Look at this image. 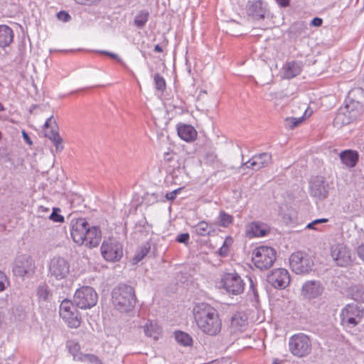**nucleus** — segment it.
I'll use <instances>...</instances> for the list:
<instances>
[{
	"label": "nucleus",
	"mask_w": 364,
	"mask_h": 364,
	"mask_svg": "<svg viewBox=\"0 0 364 364\" xmlns=\"http://www.w3.org/2000/svg\"><path fill=\"white\" fill-rule=\"evenodd\" d=\"M193 316L198 329L210 336L218 335L222 328V321L218 310L210 304L200 302L193 308Z\"/></svg>",
	"instance_id": "f257e3e1"
},
{
	"label": "nucleus",
	"mask_w": 364,
	"mask_h": 364,
	"mask_svg": "<svg viewBox=\"0 0 364 364\" xmlns=\"http://www.w3.org/2000/svg\"><path fill=\"white\" fill-rule=\"evenodd\" d=\"M70 234L73 241L88 248L97 247L102 240V232L97 226H90L83 218L72 222Z\"/></svg>",
	"instance_id": "f03ea898"
},
{
	"label": "nucleus",
	"mask_w": 364,
	"mask_h": 364,
	"mask_svg": "<svg viewBox=\"0 0 364 364\" xmlns=\"http://www.w3.org/2000/svg\"><path fill=\"white\" fill-rule=\"evenodd\" d=\"M112 300L114 306L119 311H130L136 303L134 289L125 284L114 288L112 293Z\"/></svg>",
	"instance_id": "7ed1b4c3"
},
{
	"label": "nucleus",
	"mask_w": 364,
	"mask_h": 364,
	"mask_svg": "<svg viewBox=\"0 0 364 364\" xmlns=\"http://www.w3.org/2000/svg\"><path fill=\"white\" fill-rule=\"evenodd\" d=\"M252 260L257 268L267 269L276 260V252L270 247H258L252 252Z\"/></svg>",
	"instance_id": "20e7f679"
},
{
	"label": "nucleus",
	"mask_w": 364,
	"mask_h": 364,
	"mask_svg": "<svg viewBox=\"0 0 364 364\" xmlns=\"http://www.w3.org/2000/svg\"><path fill=\"white\" fill-rule=\"evenodd\" d=\"M289 350L296 357L302 358L306 356L311 351L310 338L301 333L293 335L289 338Z\"/></svg>",
	"instance_id": "39448f33"
},
{
	"label": "nucleus",
	"mask_w": 364,
	"mask_h": 364,
	"mask_svg": "<svg viewBox=\"0 0 364 364\" xmlns=\"http://www.w3.org/2000/svg\"><path fill=\"white\" fill-rule=\"evenodd\" d=\"M364 316V309L356 304H347L341 311V323L353 328L360 323Z\"/></svg>",
	"instance_id": "423d86ee"
},
{
	"label": "nucleus",
	"mask_w": 364,
	"mask_h": 364,
	"mask_svg": "<svg viewBox=\"0 0 364 364\" xmlns=\"http://www.w3.org/2000/svg\"><path fill=\"white\" fill-rule=\"evenodd\" d=\"M98 296L95 290L88 286L77 289L75 293L73 301L76 306L82 309H91L97 302Z\"/></svg>",
	"instance_id": "0eeeda50"
},
{
	"label": "nucleus",
	"mask_w": 364,
	"mask_h": 364,
	"mask_svg": "<svg viewBox=\"0 0 364 364\" xmlns=\"http://www.w3.org/2000/svg\"><path fill=\"white\" fill-rule=\"evenodd\" d=\"M344 107L357 119L364 110V90L360 88L350 90Z\"/></svg>",
	"instance_id": "6e6552de"
},
{
	"label": "nucleus",
	"mask_w": 364,
	"mask_h": 364,
	"mask_svg": "<svg viewBox=\"0 0 364 364\" xmlns=\"http://www.w3.org/2000/svg\"><path fill=\"white\" fill-rule=\"evenodd\" d=\"M70 273V264L63 257H54L48 263V276L50 279L61 280Z\"/></svg>",
	"instance_id": "1a4fd4ad"
},
{
	"label": "nucleus",
	"mask_w": 364,
	"mask_h": 364,
	"mask_svg": "<svg viewBox=\"0 0 364 364\" xmlns=\"http://www.w3.org/2000/svg\"><path fill=\"white\" fill-rule=\"evenodd\" d=\"M36 265L33 259L27 255H21L15 259L12 271L15 276L31 277L35 272Z\"/></svg>",
	"instance_id": "9d476101"
},
{
	"label": "nucleus",
	"mask_w": 364,
	"mask_h": 364,
	"mask_svg": "<svg viewBox=\"0 0 364 364\" xmlns=\"http://www.w3.org/2000/svg\"><path fill=\"white\" fill-rule=\"evenodd\" d=\"M101 254L108 262L119 261L123 256L122 245L113 238L105 240L101 245Z\"/></svg>",
	"instance_id": "9b49d317"
},
{
	"label": "nucleus",
	"mask_w": 364,
	"mask_h": 364,
	"mask_svg": "<svg viewBox=\"0 0 364 364\" xmlns=\"http://www.w3.org/2000/svg\"><path fill=\"white\" fill-rule=\"evenodd\" d=\"M59 314L69 327L76 328L80 326L81 319L79 312L70 300L65 299L61 302Z\"/></svg>",
	"instance_id": "f8f14e48"
},
{
	"label": "nucleus",
	"mask_w": 364,
	"mask_h": 364,
	"mask_svg": "<svg viewBox=\"0 0 364 364\" xmlns=\"http://www.w3.org/2000/svg\"><path fill=\"white\" fill-rule=\"evenodd\" d=\"M289 264L292 271L297 274L309 273L314 265L311 257L301 252L293 253L289 258Z\"/></svg>",
	"instance_id": "ddd939ff"
},
{
	"label": "nucleus",
	"mask_w": 364,
	"mask_h": 364,
	"mask_svg": "<svg viewBox=\"0 0 364 364\" xmlns=\"http://www.w3.org/2000/svg\"><path fill=\"white\" fill-rule=\"evenodd\" d=\"M223 287L230 294L238 295L243 292L245 283L236 272L226 273L222 277Z\"/></svg>",
	"instance_id": "4468645a"
},
{
	"label": "nucleus",
	"mask_w": 364,
	"mask_h": 364,
	"mask_svg": "<svg viewBox=\"0 0 364 364\" xmlns=\"http://www.w3.org/2000/svg\"><path fill=\"white\" fill-rule=\"evenodd\" d=\"M331 256L336 263L341 267H346L352 261L350 250L343 244H334L331 247Z\"/></svg>",
	"instance_id": "2eb2a0df"
},
{
	"label": "nucleus",
	"mask_w": 364,
	"mask_h": 364,
	"mask_svg": "<svg viewBox=\"0 0 364 364\" xmlns=\"http://www.w3.org/2000/svg\"><path fill=\"white\" fill-rule=\"evenodd\" d=\"M267 282L275 289H284L290 283L289 273L284 268L275 269L267 276Z\"/></svg>",
	"instance_id": "dca6fc26"
},
{
	"label": "nucleus",
	"mask_w": 364,
	"mask_h": 364,
	"mask_svg": "<svg viewBox=\"0 0 364 364\" xmlns=\"http://www.w3.org/2000/svg\"><path fill=\"white\" fill-rule=\"evenodd\" d=\"M57 125L53 117L47 119L44 124V134L55 145L57 151H61L63 149V139L55 129Z\"/></svg>",
	"instance_id": "f3484780"
},
{
	"label": "nucleus",
	"mask_w": 364,
	"mask_h": 364,
	"mask_svg": "<svg viewBox=\"0 0 364 364\" xmlns=\"http://www.w3.org/2000/svg\"><path fill=\"white\" fill-rule=\"evenodd\" d=\"M329 184L321 176L315 177L310 182V194L318 200L326 198L329 193Z\"/></svg>",
	"instance_id": "a211bd4d"
},
{
	"label": "nucleus",
	"mask_w": 364,
	"mask_h": 364,
	"mask_svg": "<svg viewBox=\"0 0 364 364\" xmlns=\"http://www.w3.org/2000/svg\"><path fill=\"white\" fill-rule=\"evenodd\" d=\"M272 163V155L269 153H261L254 155L249 161L242 164L241 167L246 166L254 171H258L269 166Z\"/></svg>",
	"instance_id": "6ab92c4d"
},
{
	"label": "nucleus",
	"mask_w": 364,
	"mask_h": 364,
	"mask_svg": "<svg viewBox=\"0 0 364 364\" xmlns=\"http://www.w3.org/2000/svg\"><path fill=\"white\" fill-rule=\"evenodd\" d=\"M302 294L307 299H314L321 296L323 287L319 282L308 281L302 286Z\"/></svg>",
	"instance_id": "aec40b11"
},
{
	"label": "nucleus",
	"mask_w": 364,
	"mask_h": 364,
	"mask_svg": "<svg viewBox=\"0 0 364 364\" xmlns=\"http://www.w3.org/2000/svg\"><path fill=\"white\" fill-rule=\"evenodd\" d=\"M269 230L264 223L259 222L251 223L246 230V234L249 237H263L265 236Z\"/></svg>",
	"instance_id": "412c9836"
},
{
	"label": "nucleus",
	"mask_w": 364,
	"mask_h": 364,
	"mask_svg": "<svg viewBox=\"0 0 364 364\" xmlns=\"http://www.w3.org/2000/svg\"><path fill=\"white\" fill-rule=\"evenodd\" d=\"M354 120L355 119L348 113V109H346L345 107H343L339 109L334 118L333 126L336 128H341L343 126L349 124Z\"/></svg>",
	"instance_id": "4be33fe9"
},
{
	"label": "nucleus",
	"mask_w": 364,
	"mask_h": 364,
	"mask_svg": "<svg viewBox=\"0 0 364 364\" xmlns=\"http://www.w3.org/2000/svg\"><path fill=\"white\" fill-rule=\"evenodd\" d=\"M247 14L256 20L263 19L265 15V9L262 6V1H249Z\"/></svg>",
	"instance_id": "5701e85b"
},
{
	"label": "nucleus",
	"mask_w": 364,
	"mask_h": 364,
	"mask_svg": "<svg viewBox=\"0 0 364 364\" xmlns=\"http://www.w3.org/2000/svg\"><path fill=\"white\" fill-rule=\"evenodd\" d=\"M302 70V63L299 61H291L283 67V77L287 79L299 75Z\"/></svg>",
	"instance_id": "b1692460"
},
{
	"label": "nucleus",
	"mask_w": 364,
	"mask_h": 364,
	"mask_svg": "<svg viewBox=\"0 0 364 364\" xmlns=\"http://www.w3.org/2000/svg\"><path fill=\"white\" fill-rule=\"evenodd\" d=\"M247 326V318L243 313L237 312L232 316L230 327L233 331H242Z\"/></svg>",
	"instance_id": "393cba45"
},
{
	"label": "nucleus",
	"mask_w": 364,
	"mask_h": 364,
	"mask_svg": "<svg viewBox=\"0 0 364 364\" xmlns=\"http://www.w3.org/2000/svg\"><path fill=\"white\" fill-rule=\"evenodd\" d=\"M177 132L178 136L186 141H192L197 136L196 129L191 125H179L177 128Z\"/></svg>",
	"instance_id": "a878e982"
},
{
	"label": "nucleus",
	"mask_w": 364,
	"mask_h": 364,
	"mask_svg": "<svg viewBox=\"0 0 364 364\" xmlns=\"http://www.w3.org/2000/svg\"><path fill=\"white\" fill-rule=\"evenodd\" d=\"M14 40V32L12 29L6 25L0 26V47L9 46Z\"/></svg>",
	"instance_id": "bb28decb"
},
{
	"label": "nucleus",
	"mask_w": 364,
	"mask_h": 364,
	"mask_svg": "<svg viewBox=\"0 0 364 364\" xmlns=\"http://www.w3.org/2000/svg\"><path fill=\"white\" fill-rule=\"evenodd\" d=\"M340 158L343 164L349 168L354 167L358 161V154L356 151L346 150L340 154Z\"/></svg>",
	"instance_id": "cd10ccee"
},
{
	"label": "nucleus",
	"mask_w": 364,
	"mask_h": 364,
	"mask_svg": "<svg viewBox=\"0 0 364 364\" xmlns=\"http://www.w3.org/2000/svg\"><path fill=\"white\" fill-rule=\"evenodd\" d=\"M308 108L305 105L302 106L303 114L299 117H289L284 119V127L287 129H294L295 127L301 124L306 117Z\"/></svg>",
	"instance_id": "c85d7f7f"
},
{
	"label": "nucleus",
	"mask_w": 364,
	"mask_h": 364,
	"mask_svg": "<svg viewBox=\"0 0 364 364\" xmlns=\"http://www.w3.org/2000/svg\"><path fill=\"white\" fill-rule=\"evenodd\" d=\"M150 14L146 9L140 10L136 15L134 20V25L139 28H143L149 21Z\"/></svg>",
	"instance_id": "c756f323"
},
{
	"label": "nucleus",
	"mask_w": 364,
	"mask_h": 364,
	"mask_svg": "<svg viewBox=\"0 0 364 364\" xmlns=\"http://www.w3.org/2000/svg\"><path fill=\"white\" fill-rule=\"evenodd\" d=\"M144 331L147 336L151 337L154 339H157L158 336L160 333L159 326L152 321H148L144 327Z\"/></svg>",
	"instance_id": "7c9ffc66"
},
{
	"label": "nucleus",
	"mask_w": 364,
	"mask_h": 364,
	"mask_svg": "<svg viewBox=\"0 0 364 364\" xmlns=\"http://www.w3.org/2000/svg\"><path fill=\"white\" fill-rule=\"evenodd\" d=\"M175 339L179 344L184 346H190L193 343L191 336L183 331H176Z\"/></svg>",
	"instance_id": "2f4dec72"
},
{
	"label": "nucleus",
	"mask_w": 364,
	"mask_h": 364,
	"mask_svg": "<svg viewBox=\"0 0 364 364\" xmlns=\"http://www.w3.org/2000/svg\"><path fill=\"white\" fill-rule=\"evenodd\" d=\"M67 347L70 353L73 355L74 360H80V358L83 356L84 354L80 352V348L77 343L73 341H69L67 342Z\"/></svg>",
	"instance_id": "473e14b6"
},
{
	"label": "nucleus",
	"mask_w": 364,
	"mask_h": 364,
	"mask_svg": "<svg viewBox=\"0 0 364 364\" xmlns=\"http://www.w3.org/2000/svg\"><path fill=\"white\" fill-rule=\"evenodd\" d=\"M150 251V245L149 243L144 244L141 245L139 250L136 252V254L134 255V257L133 258V260L135 263H137L142 260L145 256L147 255V254Z\"/></svg>",
	"instance_id": "72a5a7b5"
},
{
	"label": "nucleus",
	"mask_w": 364,
	"mask_h": 364,
	"mask_svg": "<svg viewBox=\"0 0 364 364\" xmlns=\"http://www.w3.org/2000/svg\"><path fill=\"white\" fill-rule=\"evenodd\" d=\"M218 220L219 223V225L221 227L227 228L233 222V217L225 213L223 210H221L219 213V215L218 217Z\"/></svg>",
	"instance_id": "f704fd0d"
},
{
	"label": "nucleus",
	"mask_w": 364,
	"mask_h": 364,
	"mask_svg": "<svg viewBox=\"0 0 364 364\" xmlns=\"http://www.w3.org/2000/svg\"><path fill=\"white\" fill-rule=\"evenodd\" d=\"M195 232L200 236H205L210 235V227L205 221L199 222L195 227Z\"/></svg>",
	"instance_id": "c9c22d12"
},
{
	"label": "nucleus",
	"mask_w": 364,
	"mask_h": 364,
	"mask_svg": "<svg viewBox=\"0 0 364 364\" xmlns=\"http://www.w3.org/2000/svg\"><path fill=\"white\" fill-rule=\"evenodd\" d=\"M282 216L286 224H291L295 222L296 213L293 209H289L287 212H282Z\"/></svg>",
	"instance_id": "e433bc0d"
},
{
	"label": "nucleus",
	"mask_w": 364,
	"mask_h": 364,
	"mask_svg": "<svg viewBox=\"0 0 364 364\" xmlns=\"http://www.w3.org/2000/svg\"><path fill=\"white\" fill-rule=\"evenodd\" d=\"M80 360L87 364H102L97 356L92 354H84L80 358Z\"/></svg>",
	"instance_id": "4c0bfd02"
},
{
	"label": "nucleus",
	"mask_w": 364,
	"mask_h": 364,
	"mask_svg": "<svg viewBox=\"0 0 364 364\" xmlns=\"http://www.w3.org/2000/svg\"><path fill=\"white\" fill-rule=\"evenodd\" d=\"M154 80L155 87L158 90L161 91V92H164V90L166 89V82H165L164 78L162 76H161L159 73H156L154 75Z\"/></svg>",
	"instance_id": "58836bf2"
},
{
	"label": "nucleus",
	"mask_w": 364,
	"mask_h": 364,
	"mask_svg": "<svg viewBox=\"0 0 364 364\" xmlns=\"http://www.w3.org/2000/svg\"><path fill=\"white\" fill-rule=\"evenodd\" d=\"M37 294L40 299L46 301L50 295L49 290L46 286H41L37 289Z\"/></svg>",
	"instance_id": "ea45409f"
},
{
	"label": "nucleus",
	"mask_w": 364,
	"mask_h": 364,
	"mask_svg": "<svg viewBox=\"0 0 364 364\" xmlns=\"http://www.w3.org/2000/svg\"><path fill=\"white\" fill-rule=\"evenodd\" d=\"M60 210L58 208H54L53 209V212L50 215V219L56 223H63L64 222V217L59 214Z\"/></svg>",
	"instance_id": "a19ab883"
},
{
	"label": "nucleus",
	"mask_w": 364,
	"mask_h": 364,
	"mask_svg": "<svg viewBox=\"0 0 364 364\" xmlns=\"http://www.w3.org/2000/svg\"><path fill=\"white\" fill-rule=\"evenodd\" d=\"M354 300L364 303V287H359L353 294Z\"/></svg>",
	"instance_id": "79ce46f5"
},
{
	"label": "nucleus",
	"mask_w": 364,
	"mask_h": 364,
	"mask_svg": "<svg viewBox=\"0 0 364 364\" xmlns=\"http://www.w3.org/2000/svg\"><path fill=\"white\" fill-rule=\"evenodd\" d=\"M328 221V219L327 218H321V219H316L312 221L311 223L306 225V229H311V230H318L317 228H316V225L321 223H327Z\"/></svg>",
	"instance_id": "37998d69"
},
{
	"label": "nucleus",
	"mask_w": 364,
	"mask_h": 364,
	"mask_svg": "<svg viewBox=\"0 0 364 364\" xmlns=\"http://www.w3.org/2000/svg\"><path fill=\"white\" fill-rule=\"evenodd\" d=\"M9 282L6 274L0 271V291H4L9 285Z\"/></svg>",
	"instance_id": "c03bdc74"
},
{
	"label": "nucleus",
	"mask_w": 364,
	"mask_h": 364,
	"mask_svg": "<svg viewBox=\"0 0 364 364\" xmlns=\"http://www.w3.org/2000/svg\"><path fill=\"white\" fill-rule=\"evenodd\" d=\"M57 18L63 21L68 22L70 20L71 17L69 14L65 11H60L57 14Z\"/></svg>",
	"instance_id": "a18cd8bd"
},
{
	"label": "nucleus",
	"mask_w": 364,
	"mask_h": 364,
	"mask_svg": "<svg viewBox=\"0 0 364 364\" xmlns=\"http://www.w3.org/2000/svg\"><path fill=\"white\" fill-rule=\"evenodd\" d=\"M189 237H190L188 233H181L177 236L176 241L179 243L187 244Z\"/></svg>",
	"instance_id": "49530a36"
},
{
	"label": "nucleus",
	"mask_w": 364,
	"mask_h": 364,
	"mask_svg": "<svg viewBox=\"0 0 364 364\" xmlns=\"http://www.w3.org/2000/svg\"><path fill=\"white\" fill-rule=\"evenodd\" d=\"M181 189H182L181 188H177L171 192L167 193L166 194V199L168 200H174L176 198L177 194L180 193Z\"/></svg>",
	"instance_id": "de8ad7c7"
},
{
	"label": "nucleus",
	"mask_w": 364,
	"mask_h": 364,
	"mask_svg": "<svg viewBox=\"0 0 364 364\" xmlns=\"http://www.w3.org/2000/svg\"><path fill=\"white\" fill-rule=\"evenodd\" d=\"M100 0H75V1L78 4L91 6L97 4Z\"/></svg>",
	"instance_id": "09e8293b"
},
{
	"label": "nucleus",
	"mask_w": 364,
	"mask_h": 364,
	"mask_svg": "<svg viewBox=\"0 0 364 364\" xmlns=\"http://www.w3.org/2000/svg\"><path fill=\"white\" fill-rule=\"evenodd\" d=\"M98 53L103 54V55H108L119 62L121 61V59L119 58V56L114 53H111V52L106 51V50H99Z\"/></svg>",
	"instance_id": "8fccbe9b"
},
{
	"label": "nucleus",
	"mask_w": 364,
	"mask_h": 364,
	"mask_svg": "<svg viewBox=\"0 0 364 364\" xmlns=\"http://www.w3.org/2000/svg\"><path fill=\"white\" fill-rule=\"evenodd\" d=\"M98 53L103 54V55H108L119 62L121 61V59L119 58V56L114 53H111V52L106 51V50H99Z\"/></svg>",
	"instance_id": "3c124183"
},
{
	"label": "nucleus",
	"mask_w": 364,
	"mask_h": 364,
	"mask_svg": "<svg viewBox=\"0 0 364 364\" xmlns=\"http://www.w3.org/2000/svg\"><path fill=\"white\" fill-rule=\"evenodd\" d=\"M248 279H249V282H250V290L252 291V294H254L255 298L257 299L258 298V294L255 289V284L254 283V281L252 279V277H250Z\"/></svg>",
	"instance_id": "603ef678"
},
{
	"label": "nucleus",
	"mask_w": 364,
	"mask_h": 364,
	"mask_svg": "<svg viewBox=\"0 0 364 364\" xmlns=\"http://www.w3.org/2000/svg\"><path fill=\"white\" fill-rule=\"evenodd\" d=\"M357 253L360 259L364 262V245H361L358 247Z\"/></svg>",
	"instance_id": "864d4df0"
},
{
	"label": "nucleus",
	"mask_w": 364,
	"mask_h": 364,
	"mask_svg": "<svg viewBox=\"0 0 364 364\" xmlns=\"http://www.w3.org/2000/svg\"><path fill=\"white\" fill-rule=\"evenodd\" d=\"M228 251H229V248L228 247H221L219 250H218V254L222 256V257H225L228 255Z\"/></svg>",
	"instance_id": "5fc2aeb1"
},
{
	"label": "nucleus",
	"mask_w": 364,
	"mask_h": 364,
	"mask_svg": "<svg viewBox=\"0 0 364 364\" xmlns=\"http://www.w3.org/2000/svg\"><path fill=\"white\" fill-rule=\"evenodd\" d=\"M322 19L318 17L313 18V20L311 21V24L315 26H320L322 24Z\"/></svg>",
	"instance_id": "6e6d98bb"
},
{
	"label": "nucleus",
	"mask_w": 364,
	"mask_h": 364,
	"mask_svg": "<svg viewBox=\"0 0 364 364\" xmlns=\"http://www.w3.org/2000/svg\"><path fill=\"white\" fill-rule=\"evenodd\" d=\"M232 243V239L230 237H228L223 242V247L229 248Z\"/></svg>",
	"instance_id": "4d7b16f0"
},
{
	"label": "nucleus",
	"mask_w": 364,
	"mask_h": 364,
	"mask_svg": "<svg viewBox=\"0 0 364 364\" xmlns=\"http://www.w3.org/2000/svg\"><path fill=\"white\" fill-rule=\"evenodd\" d=\"M282 7H287L289 5V0H275Z\"/></svg>",
	"instance_id": "13d9d810"
},
{
	"label": "nucleus",
	"mask_w": 364,
	"mask_h": 364,
	"mask_svg": "<svg viewBox=\"0 0 364 364\" xmlns=\"http://www.w3.org/2000/svg\"><path fill=\"white\" fill-rule=\"evenodd\" d=\"M22 135H23V137L24 139V140L28 142V144H31V141L28 136V135L27 134V133L25 132V131H23L22 132Z\"/></svg>",
	"instance_id": "bf43d9fd"
},
{
	"label": "nucleus",
	"mask_w": 364,
	"mask_h": 364,
	"mask_svg": "<svg viewBox=\"0 0 364 364\" xmlns=\"http://www.w3.org/2000/svg\"><path fill=\"white\" fill-rule=\"evenodd\" d=\"M207 159L213 163L217 159V156L213 154H210L207 156Z\"/></svg>",
	"instance_id": "052dcab7"
},
{
	"label": "nucleus",
	"mask_w": 364,
	"mask_h": 364,
	"mask_svg": "<svg viewBox=\"0 0 364 364\" xmlns=\"http://www.w3.org/2000/svg\"><path fill=\"white\" fill-rule=\"evenodd\" d=\"M154 51L157 53H161L163 51V49L159 45H156L154 46Z\"/></svg>",
	"instance_id": "680f3d73"
},
{
	"label": "nucleus",
	"mask_w": 364,
	"mask_h": 364,
	"mask_svg": "<svg viewBox=\"0 0 364 364\" xmlns=\"http://www.w3.org/2000/svg\"><path fill=\"white\" fill-rule=\"evenodd\" d=\"M5 109L4 107L3 106V105L0 102V112L1 111H4Z\"/></svg>",
	"instance_id": "e2e57ef3"
},
{
	"label": "nucleus",
	"mask_w": 364,
	"mask_h": 364,
	"mask_svg": "<svg viewBox=\"0 0 364 364\" xmlns=\"http://www.w3.org/2000/svg\"><path fill=\"white\" fill-rule=\"evenodd\" d=\"M273 364H279V363L277 362V360H274L273 361Z\"/></svg>",
	"instance_id": "0e129e2a"
}]
</instances>
